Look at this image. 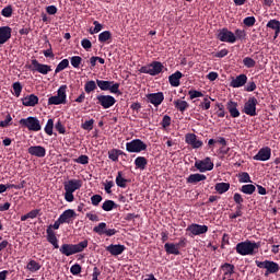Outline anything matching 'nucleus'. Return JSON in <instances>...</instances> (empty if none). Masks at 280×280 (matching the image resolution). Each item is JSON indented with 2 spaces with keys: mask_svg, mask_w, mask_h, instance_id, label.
I'll return each instance as SVG.
<instances>
[{
  "mask_svg": "<svg viewBox=\"0 0 280 280\" xmlns=\"http://www.w3.org/2000/svg\"><path fill=\"white\" fill-rule=\"evenodd\" d=\"M12 38V28L10 26L0 27V45H5Z\"/></svg>",
  "mask_w": 280,
  "mask_h": 280,
  "instance_id": "nucleus-22",
  "label": "nucleus"
},
{
  "mask_svg": "<svg viewBox=\"0 0 280 280\" xmlns=\"http://www.w3.org/2000/svg\"><path fill=\"white\" fill-rule=\"evenodd\" d=\"M225 106H226V110H229L230 116L233 119H237V117H240L241 113H240V109H237V107L240 106L237 102L229 101Z\"/></svg>",
  "mask_w": 280,
  "mask_h": 280,
  "instance_id": "nucleus-23",
  "label": "nucleus"
},
{
  "mask_svg": "<svg viewBox=\"0 0 280 280\" xmlns=\"http://www.w3.org/2000/svg\"><path fill=\"white\" fill-rule=\"evenodd\" d=\"M188 95H189L190 100H196V97H203L205 96V94H202V92H200L198 90L188 91Z\"/></svg>",
  "mask_w": 280,
  "mask_h": 280,
  "instance_id": "nucleus-58",
  "label": "nucleus"
},
{
  "mask_svg": "<svg viewBox=\"0 0 280 280\" xmlns=\"http://www.w3.org/2000/svg\"><path fill=\"white\" fill-rule=\"evenodd\" d=\"M187 231H189L191 235H205V233L209 231V226L192 223L188 225Z\"/></svg>",
  "mask_w": 280,
  "mask_h": 280,
  "instance_id": "nucleus-21",
  "label": "nucleus"
},
{
  "mask_svg": "<svg viewBox=\"0 0 280 280\" xmlns=\"http://www.w3.org/2000/svg\"><path fill=\"white\" fill-rule=\"evenodd\" d=\"M161 126L162 128H170V126H172V117L165 115L162 119Z\"/></svg>",
  "mask_w": 280,
  "mask_h": 280,
  "instance_id": "nucleus-59",
  "label": "nucleus"
},
{
  "mask_svg": "<svg viewBox=\"0 0 280 280\" xmlns=\"http://www.w3.org/2000/svg\"><path fill=\"white\" fill-rule=\"evenodd\" d=\"M73 161L74 163H79V165H89V155H80Z\"/></svg>",
  "mask_w": 280,
  "mask_h": 280,
  "instance_id": "nucleus-52",
  "label": "nucleus"
},
{
  "mask_svg": "<svg viewBox=\"0 0 280 280\" xmlns=\"http://www.w3.org/2000/svg\"><path fill=\"white\" fill-rule=\"evenodd\" d=\"M96 100L97 104H100V106L105 109L113 108V106L117 104V100H115L112 95H97Z\"/></svg>",
  "mask_w": 280,
  "mask_h": 280,
  "instance_id": "nucleus-14",
  "label": "nucleus"
},
{
  "mask_svg": "<svg viewBox=\"0 0 280 280\" xmlns=\"http://www.w3.org/2000/svg\"><path fill=\"white\" fill-rule=\"evenodd\" d=\"M94 28L91 27L89 30L90 34H100V32H102V30H104V25L102 23H100L98 21H94L93 22Z\"/></svg>",
  "mask_w": 280,
  "mask_h": 280,
  "instance_id": "nucleus-42",
  "label": "nucleus"
},
{
  "mask_svg": "<svg viewBox=\"0 0 280 280\" xmlns=\"http://www.w3.org/2000/svg\"><path fill=\"white\" fill-rule=\"evenodd\" d=\"M103 198L102 195H94L91 197V202L93 205V207H98L100 202H102Z\"/></svg>",
  "mask_w": 280,
  "mask_h": 280,
  "instance_id": "nucleus-62",
  "label": "nucleus"
},
{
  "mask_svg": "<svg viewBox=\"0 0 280 280\" xmlns=\"http://www.w3.org/2000/svg\"><path fill=\"white\" fill-rule=\"evenodd\" d=\"M31 156H36L37 159H45L47 156V149L43 145H32L27 149Z\"/></svg>",
  "mask_w": 280,
  "mask_h": 280,
  "instance_id": "nucleus-18",
  "label": "nucleus"
},
{
  "mask_svg": "<svg viewBox=\"0 0 280 280\" xmlns=\"http://www.w3.org/2000/svg\"><path fill=\"white\" fill-rule=\"evenodd\" d=\"M59 104H67V85H61L57 95L48 98V106H59Z\"/></svg>",
  "mask_w": 280,
  "mask_h": 280,
  "instance_id": "nucleus-5",
  "label": "nucleus"
},
{
  "mask_svg": "<svg viewBox=\"0 0 280 280\" xmlns=\"http://www.w3.org/2000/svg\"><path fill=\"white\" fill-rule=\"evenodd\" d=\"M88 247L89 241L84 240L78 244H62L59 248V252L66 257H71V255H77V253H83L84 248Z\"/></svg>",
  "mask_w": 280,
  "mask_h": 280,
  "instance_id": "nucleus-2",
  "label": "nucleus"
},
{
  "mask_svg": "<svg viewBox=\"0 0 280 280\" xmlns=\"http://www.w3.org/2000/svg\"><path fill=\"white\" fill-rule=\"evenodd\" d=\"M267 27L269 30H277L278 27H280V22L279 20H270L268 23H267Z\"/></svg>",
  "mask_w": 280,
  "mask_h": 280,
  "instance_id": "nucleus-61",
  "label": "nucleus"
},
{
  "mask_svg": "<svg viewBox=\"0 0 280 280\" xmlns=\"http://www.w3.org/2000/svg\"><path fill=\"white\" fill-rule=\"evenodd\" d=\"M126 150L127 152L139 154V152H145L148 150V144L141 139H133L126 143Z\"/></svg>",
  "mask_w": 280,
  "mask_h": 280,
  "instance_id": "nucleus-8",
  "label": "nucleus"
},
{
  "mask_svg": "<svg viewBox=\"0 0 280 280\" xmlns=\"http://www.w3.org/2000/svg\"><path fill=\"white\" fill-rule=\"evenodd\" d=\"M15 97H21V93L23 91V85H21V82H15L12 85Z\"/></svg>",
  "mask_w": 280,
  "mask_h": 280,
  "instance_id": "nucleus-48",
  "label": "nucleus"
},
{
  "mask_svg": "<svg viewBox=\"0 0 280 280\" xmlns=\"http://www.w3.org/2000/svg\"><path fill=\"white\" fill-rule=\"evenodd\" d=\"M238 182L240 183H253V180L250 179V175L246 172L238 174Z\"/></svg>",
  "mask_w": 280,
  "mask_h": 280,
  "instance_id": "nucleus-49",
  "label": "nucleus"
},
{
  "mask_svg": "<svg viewBox=\"0 0 280 280\" xmlns=\"http://www.w3.org/2000/svg\"><path fill=\"white\" fill-rule=\"evenodd\" d=\"M107 225L105 222L98 223L93 228V232L97 233V235H106Z\"/></svg>",
  "mask_w": 280,
  "mask_h": 280,
  "instance_id": "nucleus-39",
  "label": "nucleus"
},
{
  "mask_svg": "<svg viewBox=\"0 0 280 280\" xmlns=\"http://www.w3.org/2000/svg\"><path fill=\"white\" fill-rule=\"evenodd\" d=\"M217 38L221 43H230L231 45L237 42V37H235V33L229 31V28L226 27H223L219 31Z\"/></svg>",
  "mask_w": 280,
  "mask_h": 280,
  "instance_id": "nucleus-10",
  "label": "nucleus"
},
{
  "mask_svg": "<svg viewBox=\"0 0 280 280\" xmlns=\"http://www.w3.org/2000/svg\"><path fill=\"white\" fill-rule=\"evenodd\" d=\"M20 126H22V128H27V130H31L32 132H38L43 128L40 126V120L33 116L20 119Z\"/></svg>",
  "mask_w": 280,
  "mask_h": 280,
  "instance_id": "nucleus-6",
  "label": "nucleus"
},
{
  "mask_svg": "<svg viewBox=\"0 0 280 280\" xmlns=\"http://www.w3.org/2000/svg\"><path fill=\"white\" fill-rule=\"evenodd\" d=\"M82 187L81 179H69L63 184L65 189V200L66 202H73L75 200V196H73L74 191H78Z\"/></svg>",
  "mask_w": 280,
  "mask_h": 280,
  "instance_id": "nucleus-3",
  "label": "nucleus"
},
{
  "mask_svg": "<svg viewBox=\"0 0 280 280\" xmlns=\"http://www.w3.org/2000/svg\"><path fill=\"white\" fill-rule=\"evenodd\" d=\"M246 82H248V77H246V74H240L231 81L230 86H232V89H242Z\"/></svg>",
  "mask_w": 280,
  "mask_h": 280,
  "instance_id": "nucleus-24",
  "label": "nucleus"
},
{
  "mask_svg": "<svg viewBox=\"0 0 280 280\" xmlns=\"http://www.w3.org/2000/svg\"><path fill=\"white\" fill-rule=\"evenodd\" d=\"M93 124H95V120H94V119L86 120L85 122H83V124L81 125V128H82L83 130L91 131V130H93Z\"/></svg>",
  "mask_w": 280,
  "mask_h": 280,
  "instance_id": "nucleus-55",
  "label": "nucleus"
},
{
  "mask_svg": "<svg viewBox=\"0 0 280 280\" xmlns=\"http://www.w3.org/2000/svg\"><path fill=\"white\" fill-rule=\"evenodd\" d=\"M243 23L246 27H253V25L257 23V19H255V16H247L243 20Z\"/></svg>",
  "mask_w": 280,
  "mask_h": 280,
  "instance_id": "nucleus-53",
  "label": "nucleus"
},
{
  "mask_svg": "<svg viewBox=\"0 0 280 280\" xmlns=\"http://www.w3.org/2000/svg\"><path fill=\"white\" fill-rule=\"evenodd\" d=\"M23 106H31L34 107L38 104V96L36 94H30L22 98Z\"/></svg>",
  "mask_w": 280,
  "mask_h": 280,
  "instance_id": "nucleus-27",
  "label": "nucleus"
},
{
  "mask_svg": "<svg viewBox=\"0 0 280 280\" xmlns=\"http://www.w3.org/2000/svg\"><path fill=\"white\" fill-rule=\"evenodd\" d=\"M199 107L202 108V110H209V108H211V101H209V96L203 98V102L200 103Z\"/></svg>",
  "mask_w": 280,
  "mask_h": 280,
  "instance_id": "nucleus-56",
  "label": "nucleus"
},
{
  "mask_svg": "<svg viewBox=\"0 0 280 280\" xmlns=\"http://www.w3.org/2000/svg\"><path fill=\"white\" fill-rule=\"evenodd\" d=\"M164 250L166 255H180V249L175 243H165Z\"/></svg>",
  "mask_w": 280,
  "mask_h": 280,
  "instance_id": "nucleus-30",
  "label": "nucleus"
},
{
  "mask_svg": "<svg viewBox=\"0 0 280 280\" xmlns=\"http://www.w3.org/2000/svg\"><path fill=\"white\" fill-rule=\"evenodd\" d=\"M8 126H12V116L7 113L4 116V120H0V128H8Z\"/></svg>",
  "mask_w": 280,
  "mask_h": 280,
  "instance_id": "nucleus-46",
  "label": "nucleus"
},
{
  "mask_svg": "<svg viewBox=\"0 0 280 280\" xmlns=\"http://www.w3.org/2000/svg\"><path fill=\"white\" fill-rule=\"evenodd\" d=\"M136 170L143 172L148 167V159L145 156H138L135 160Z\"/></svg>",
  "mask_w": 280,
  "mask_h": 280,
  "instance_id": "nucleus-32",
  "label": "nucleus"
},
{
  "mask_svg": "<svg viewBox=\"0 0 280 280\" xmlns=\"http://www.w3.org/2000/svg\"><path fill=\"white\" fill-rule=\"evenodd\" d=\"M97 89V82L91 80V81H88L85 84H84V91L85 93L90 94V93H93V91H95Z\"/></svg>",
  "mask_w": 280,
  "mask_h": 280,
  "instance_id": "nucleus-41",
  "label": "nucleus"
},
{
  "mask_svg": "<svg viewBox=\"0 0 280 280\" xmlns=\"http://www.w3.org/2000/svg\"><path fill=\"white\" fill-rule=\"evenodd\" d=\"M70 63L74 69H80V65H82V57L80 56L70 57Z\"/></svg>",
  "mask_w": 280,
  "mask_h": 280,
  "instance_id": "nucleus-45",
  "label": "nucleus"
},
{
  "mask_svg": "<svg viewBox=\"0 0 280 280\" xmlns=\"http://www.w3.org/2000/svg\"><path fill=\"white\" fill-rule=\"evenodd\" d=\"M105 250H107V253L110 254L113 257H117L119 255H124V252L126 250V245L110 244L105 247Z\"/></svg>",
  "mask_w": 280,
  "mask_h": 280,
  "instance_id": "nucleus-19",
  "label": "nucleus"
},
{
  "mask_svg": "<svg viewBox=\"0 0 280 280\" xmlns=\"http://www.w3.org/2000/svg\"><path fill=\"white\" fill-rule=\"evenodd\" d=\"M185 143H187V145H190L192 150H198L199 148H202V145H205V143L198 139V136H196V133H186Z\"/></svg>",
  "mask_w": 280,
  "mask_h": 280,
  "instance_id": "nucleus-15",
  "label": "nucleus"
},
{
  "mask_svg": "<svg viewBox=\"0 0 280 280\" xmlns=\"http://www.w3.org/2000/svg\"><path fill=\"white\" fill-rule=\"evenodd\" d=\"M147 100L150 104H153V106L159 107L161 106V104H163L165 95L163 94V92L150 93L147 94Z\"/></svg>",
  "mask_w": 280,
  "mask_h": 280,
  "instance_id": "nucleus-17",
  "label": "nucleus"
},
{
  "mask_svg": "<svg viewBox=\"0 0 280 280\" xmlns=\"http://www.w3.org/2000/svg\"><path fill=\"white\" fill-rule=\"evenodd\" d=\"M55 130H57V132H59V135H66L67 133V128L65 127V125H62L61 120H58L56 122Z\"/></svg>",
  "mask_w": 280,
  "mask_h": 280,
  "instance_id": "nucleus-50",
  "label": "nucleus"
},
{
  "mask_svg": "<svg viewBox=\"0 0 280 280\" xmlns=\"http://www.w3.org/2000/svg\"><path fill=\"white\" fill-rule=\"evenodd\" d=\"M103 211H113V209H117V205L113 200H105L102 205Z\"/></svg>",
  "mask_w": 280,
  "mask_h": 280,
  "instance_id": "nucleus-40",
  "label": "nucleus"
},
{
  "mask_svg": "<svg viewBox=\"0 0 280 280\" xmlns=\"http://www.w3.org/2000/svg\"><path fill=\"white\" fill-rule=\"evenodd\" d=\"M68 67H69V59H63L57 65L55 69V73H60V71H65V69H67Z\"/></svg>",
  "mask_w": 280,
  "mask_h": 280,
  "instance_id": "nucleus-44",
  "label": "nucleus"
},
{
  "mask_svg": "<svg viewBox=\"0 0 280 280\" xmlns=\"http://www.w3.org/2000/svg\"><path fill=\"white\" fill-rule=\"evenodd\" d=\"M206 178H207V175L200 174V173H195V174H190L186 178V183L188 185H198V183H202V180H205Z\"/></svg>",
  "mask_w": 280,
  "mask_h": 280,
  "instance_id": "nucleus-25",
  "label": "nucleus"
},
{
  "mask_svg": "<svg viewBox=\"0 0 280 280\" xmlns=\"http://www.w3.org/2000/svg\"><path fill=\"white\" fill-rule=\"evenodd\" d=\"M272 156V149L270 147H264L259 149L256 155L253 156L254 161H270Z\"/></svg>",
  "mask_w": 280,
  "mask_h": 280,
  "instance_id": "nucleus-16",
  "label": "nucleus"
},
{
  "mask_svg": "<svg viewBox=\"0 0 280 280\" xmlns=\"http://www.w3.org/2000/svg\"><path fill=\"white\" fill-rule=\"evenodd\" d=\"M116 185L117 187H121V189L128 187V179L124 178L121 171H119L116 176Z\"/></svg>",
  "mask_w": 280,
  "mask_h": 280,
  "instance_id": "nucleus-36",
  "label": "nucleus"
},
{
  "mask_svg": "<svg viewBox=\"0 0 280 280\" xmlns=\"http://www.w3.org/2000/svg\"><path fill=\"white\" fill-rule=\"evenodd\" d=\"M234 36L236 40H244L246 38V31L238 28L235 31Z\"/></svg>",
  "mask_w": 280,
  "mask_h": 280,
  "instance_id": "nucleus-60",
  "label": "nucleus"
},
{
  "mask_svg": "<svg viewBox=\"0 0 280 280\" xmlns=\"http://www.w3.org/2000/svg\"><path fill=\"white\" fill-rule=\"evenodd\" d=\"M242 215H243L242 206H236L235 213H230L229 218L230 220H236V218H242Z\"/></svg>",
  "mask_w": 280,
  "mask_h": 280,
  "instance_id": "nucleus-54",
  "label": "nucleus"
},
{
  "mask_svg": "<svg viewBox=\"0 0 280 280\" xmlns=\"http://www.w3.org/2000/svg\"><path fill=\"white\" fill-rule=\"evenodd\" d=\"M256 189L257 187H255V185L246 184L240 188V191H242V194H246L247 196H253V192L256 191Z\"/></svg>",
  "mask_w": 280,
  "mask_h": 280,
  "instance_id": "nucleus-37",
  "label": "nucleus"
},
{
  "mask_svg": "<svg viewBox=\"0 0 280 280\" xmlns=\"http://www.w3.org/2000/svg\"><path fill=\"white\" fill-rule=\"evenodd\" d=\"M174 106L177 110H179V113H185V110L189 108V103H187V101L176 100L174 101Z\"/></svg>",
  "mask_w": 280,
  "mask_h": 280,
  "instance_id": "nucleus-35",
  "label": "nucleus"
},
{
  "mask_svg": "<svg viewBox=\"0 0 280 280\" xmlns=\"http://www.w3.org/2000/svg\"><path fill=\"white\" fill-rule=\"evenodd\" d=\"M70 272L73 276L80 275V272H82V266H80V264L72 265L71 268H70Z\"/></svg>",
  "mask_w": 280,
  "mask_h": 280,
  "instance_id": "nucleus-57",
  "label": "nucleus"
},
{
  "mask_svg": "<svg viewBox=\"0 0 280 280\" xmlns=\"http://www.w3.org/2000/svg\"><path fill=\"white\" fill-rule=\"evenodd\" d=\"M47 234V242L54 246V248H60V245H58V237H56V232L51 230V225H49L46 230Z\"/></svg>",
  "mask_w": 280,
  "mask_h": 280,
  "instance_id": "nucleus-26",
  "label": "nucleus"
},
{
  "mask_svg": "<svg viewBox=\"0 0 280 280\" xmlns=\"http://www.w3.org/2000/svg\"><path fill=\"white\" fill-rule=\"evenodd\" d=\"M31 62L32 65L28 66V69L33 72L42 73V75H47V73L51 71V66L49 65L40 63L36 59H32Z\"/></svg>",
  "mask_w": 280,
  "mask_h": 280,
  "instance_id": "nucleus-13",
  "label": "nucleus"
},
{
  "mask_svg": "<svg viewBox=\"0 0 280 280\" xmlns=\"http://www.w3.org/2000/svg\"><path fill=\"white\" fill-rule=\"evenodd\" d=\"M163 69H165V67L161 61H153L150 65L142 66L139 71L140 73H147L149 75H159V73L163 72Z\"/></svg>",
  "mask_w": 280,
  "mask_h": 280,
  "instance_id": "nucleus-7",
  "label": "nucleus"
},
{
  "mask_svg": "<svg viewBox=\"0 0 280 280\" xmlns=\"http://www.w3.org/2000/svg\"><path fill=\"white\" fill-rule=\"evenodd\" d=\"M44 131L46 132V135H48V137H51L54 135V119L49 118L47 120Z\"/></svg>",
  "mask_w": 280,
  "mask_h": 280,
  "instance_id": "nucleus-43",
  "label": "nucleus"
},
{
  "mask_svg": "<svg viewBox=\"0 0 280 280\" xmlns=\"http://www.w3.org/2000/svg\"><path fill=\"white\" fill-rule=\"evenodd\" d=\"M221 269L224 271L223 280H226V278L231 277V275H235V265L225 262L221 266Z\"/></svg>",
  "mask_w": 280,
  "mask_h": 280,
  "instance_id": "nucleus-31",
  "label": "nucleus"
},
{
  "mask_svg": "<svg viewBox=\"0 0 280 280\" xmlns=\"http://www.w3.org/2000/svg\"><path fill=\"white\" fill-rule=\"evenodd\" d=\"M1 14L5 19H10V16H12V5H8L4 9H2Z\"/></svg>",
  "mask_w": 280,
  "mask_h": 280,
  "instance_id": "nucleus-64",
  "label": "nucleus"
},
{
  "mask_svg": "<svg viewBox=\"0 0 280 280\" xmlns=\"http://www.w3.org/2000/svg\"><path fill=\"white\" fill-rule=\"evenodd\" d=\"M40 268L42 266L36 260H30L26 265V269L30 270V272H38Z\"/></svg>",
  "mask_w": 280,
  "mask_h": 280,
  "instance_id": "nucleus-38",
  "label": "nucleus"
},
{
  "mask_svg": "<svg viewBox=\"0 0 280 280\" xmlns=\"http://www.w3.org/2000/svg\"><path fill=\"white\" fill-rule=\"evenodd\" d=\"M119 156H126V153L119 149H112L108 151V160L117 163Z\"/></svg>",
  "mask_w": 280,
  "mask_h": 280,
  "instance_id": "nucleus-28",
  "label": "nucleus"
},
{
  "mask_svg": "<svg viewBox=\"0 0 280 280\" xmlns=\"http://www.w3.org/2000/svg\"><path fill=\"white\" fill-rule=\"evenodd\" d=\"M259 248H261V242H252L249 240L241 242L235 246L237 255H242V257H246V255H257Z\"/></svg>",
  "mask_w": 280,
  "mask_h": 280,
  "instance_id": "nucleus-1",
  "label": "nucleus"
},
{
  "mask_svg": "<svg viewBox=\"0 0 280 280\" xmlns=\"http://www.w3.org/2000/svg\"><path fill=\"white\" fill-rule=\"evenodd\" d=\"M96 85L98 86V89H101V91H109V93H121L119 92V83H115V81H104V80H96Z\"/></svg>",
  "mask_w": 280,
  "mask_h": 280,
  "instance_id": "nucleus-9",
  "label": "nucleus"
},
{
  "mask_svg": "<svg viewBox=\"0 0 280 280\" xmlns=\"http://www.w3.org/2000/svg\"><path fill=\"white\" fill-rule=\"evenodd\" d=\"M180 78H183V72L176 71L168 77V82L171 86H180Z\"/></svg>",
  "mask_w": 280,
  "mask_h": 280,
  "instance_id": "nucleus-29",
  "label": "nucleus"
},
{
  "mask_svg": "<svg viewBox=\"0 0 280 280\" xmlns=\"http://www.w3.org/2000/svg\"><path fill=\"white\" fill-rule=\"evenodd\" d=\"M75 210L73 209H68L65 210L60 215L59 220L61 221L62 224H71L73 222V219L77 218Z\"/></svg>",
  "mask_w": 280,
  "mask_h": 280,
  "instance_id": "nucleus-20",
  "label": "nucleus"
},
{
  "mask_svg": "<svg viewBox=\"0 0 280 280\" xmlns=\"http://www.w3.org/2000/svg\"><path fill=\"white\" fill-rule=\"evenodd\" d=\"M255 264L257 268H261L266 270L265 277H268L269 275H277V272H279L280 270L279 264L272 260H264V261L255 260Z\"/></svg>",
  "mask_w": 280,
  "mask_h": 280,
  "instance_id": "nucleus-4",
  "label": "nucleus"
},
{
  "mask_svg": "<svg viewBox=\"0 0 280 280\" xmlns=\"http://www.w3.org/2000/svg\"><path fill=\"white\" fill-rule=\"evenodd\" d=\"M110 40H113V33H110V31H104L102 33H100L98 35V42H101L102 44H110Z\"/></svg>",
  "mask_w": 280,
  "mask_h": 280,
  "instance_id": "nucleus-34",
  "label": "nucleus"
},
{
  "mask_svg": "<svg viewBox=\"0 0 280 280\" xmlns=\"http://www.w3.org/2000/svg\"><path fill=\"white\" fill-rule=\"evenodd\" d=\"M234 202L237 205V207H242V203L244 202V197L240 192H235L233 196Z\"/></svg>",
  "mask_w": 280,
  "mask_h": 280,
  "instance_id": "nucleus-63",
  "label": "nucleus"
},
{
  "mask_svg": "<svg viewBox=\"0 0 280 280\" xmlns=\"http://www.w3.org/2000/svg\"><path fill=\"white\" fill-rule=\"evenodd\" d=\"M214 189H215L217 194H220V195L226 194V191H229V189H231V184L230 183H224V182L217 183L214 185Z\"/></svg>",
  "mask_w": 280,
  "mask_h": 280,
  "instance_id": "nucleus-33",
  "label": "nucleus"
},
{
  "mask_svg": "<svg viewBox=\"0 0 280 280\" xmlns=\"http://www.w3.org/2000/svg\"><path fill=\"white\" fill-rule=\"evenodd\" d=\"M195 167L198 170V172L205 173L211 172V170L214 167V164L211 158L207 156L203 160H196Z\"/></svg>",
  "mask_w": 280,
  "mask_h": 280,
  "instance_id": "nucleus-12",
  "label": "nucleus"
},
{
  "mask_svg": "<svg viewBox=\"0 0 280 280\" xmlns=\"http://www.w3.org/2000/svg\"><path fill=\"white\" fill-rule=\"evenodd\" d=\"M243 65L244 67H246L247 69H253L255 67V65H257V61H255V59L250 58V57H245L243 59Z\"/></svg>",
  "mask_w": 280,
  "mask_h": 280,
  "instance_id": "nucleus-47",
  "label": "nucleus"
},
{
  "mask_svg": "<svg viewBox=\"0 0 280 280\" xmlns=\"http://www.w3.org/2000/svg\"><path fill=\"white\" fill-rule=\"evenodd\" d=\"M5 248H7V253H12L11 252L12 250V244H10V242L4 240V241L0 242V253L2 250H5Z\"/></svg>",
  "mask_w": 280,
  "mask_h": 280,
  "instance_id": "nucleus-51",
  "label": "nucleus"
},
{
  "mask_svg": "<svg viewBox=\"0 0 280 280\" xmlns=\"http://www.w3.org/2000/svg\"><path fill=\"white\" fill-rule=\"evenodd\" d=\"M257 104L258 101L255 96H252L244 104L243 113L249 117H257Z\"/></svg>",
  "mask_w": 280,
  "mask_h": 280,
  "instance_id": "nucleus-11",
  "label": "nucleus"
}]
</instances>
